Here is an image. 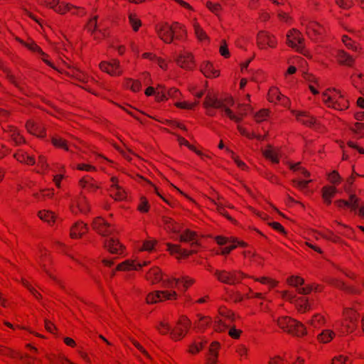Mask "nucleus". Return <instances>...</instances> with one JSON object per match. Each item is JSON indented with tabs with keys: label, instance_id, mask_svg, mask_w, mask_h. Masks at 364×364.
Returning <instances> with one entry per match:
<instances>
[{
	"label": "nucleus",
	"instance_id": "1",
	"mask_svg": "<svg viewBox=\"0 0 364 364\" xmlns=\"http://www.w3.org/2000/svg\"><path fill=\"white\" fill-rule=\"evenodd\" d=\"M147 279L151 280L152 282H159L162 281V276L160 269L157 267L151 269L147 274ZM193 283V280L187 277L181 278L168 277L163 280L164 287L168 288L178 287L185 291L191 284Z\"/></svg>",
	"mask_w": 364,
	"mask_h": 364
},
{
	"label": "nucleus",
	"instance_id": "2",
	"mask_svg": "<svg viewBox=\"0 0 364 364\" xmlns=\"http://www.w3.org/2000/svg\"><path fill=\"white\" fill-rule=\"evenodd\" d=\"M203 105L207 109V113L210 116H214L215 114V112L213 110V108H215L224 111L229 118L235 122H240L242 119L240 117L233 114L231 109L225 105L223 101L217 98L210 96L206 97L203 102Z\"/></svg>",
	"mask_w": 364,
	"mask_h": 364
},
{
	"label": "nucleus",
	"instance_id": "3",
	"mask_svg": "<svg viewBox=\"0 0 364 364\" xmlns=\"http://www.w3.org/2000/svg\"><path fill=\"white\" fill-rule=\"evenodd\" d=\"M277 324L283 330L296 336H303L306 333L304 326L289 317L284 316L278 318Z\"/></svg>",
	"mask_w": 364,
	"mask_h": 364
},
{
	"label": "nucleus",
	"instance_id": "4",
	"mask_svg": "<svg viewBox=\"0 0 364 364\" xmlns=\"http://www.w3.org/2000/svg\"><path fill=\"white\" fill-rule=\"evenodd\" d=\"M176 27L182 28V25L177 22L174 23L173 26L165 23L157 26L156 32L161 40L166 43H170L173 41L175 32H176Z\"/></svg>",
	"mask_w": 364,
	"mask_h": 364
},
{
	"label": "nucleus",
	"instance_id": "5",
	"mask_svg": "<svg viewBox=\"0 0 364 364\" xmlns=\"http://www.w3.org/2000/svg\"><path fill=\"white\" fill-rule=\"evenodd\" d=\"M215 275L220 282L228 284H235V283L240 282V279L245 277V275L240 272H227L225 270H216Z\"/></svg>",
	"mask_w": 364,
	"mask_h": 364
},
{
	"label": "nucleus",
	"instance_id": "6",
	"mask_svg": "<svg viewBox=\"0 0 364 364\" xmlns=\"http://www.w3.org/2000/svg\"><path fill=\"white\" fill-rule=\"evenodd\" d=\"M287 43L291 48L297 51L303 53L304 46L303 45L304 38L301 36L299 31L296 29L291 30L287 35Z\"/></svg>",
	"mask_w": 364,
	"mask_h": 364
},
{
	"label": "nucleus",
	"instance_id": "7",
	"mask_svg": "<svg viewBox=\"0 0 364 364\" xmlns=\"http://www.w3.org/2000/svg\"><path fill=\"white\" fill-rule=\"evenodd\" d=\"M177 294L175 291H156L150 293L146 296V302L148 304H154L163 299H176Z\"/></svg>",
	"mask_w": 364,
	"mask_h": 364
},
{
	"label": "nucleus",
	"instance_id": "8",
	"mask_svg": "<svg viewBox=\"0 0 364 364\" xmlns=\"http://www.w3.org/2000/svg\"><path fill=\"white\" fill-rule=\"evenodd\" d=\"M282 297L291 303H294L300 311H305L308 309L309 303L308 300L305 298L297 297L294 294L289 293L287 291L282 292Z\"/></svg>",
	"mask_w": 364,
	"mask_h": 364
},
{
	"label": "nucleus",
	"instance_id": "9",
	"mask_svg": "<svg viewBox=\"0 0 364 364\" xmlns=\"http://www.w3.org/2000/svg\"><path fill=\"white\" fill-rule=\"evenodd\" d=\"M92 228L101 235L106 237L112 235L113 230L110 225L105 222L102 218H96L92 223Z\"/></svg>",
	"mask_w": 364,
	"mask_h": 364
},
{
	"label": "nucleus",
	"instance_id": "10",
	"mask_svg": "<svg viewBox=\"0 0 364 364\" xmlns=\"http://www.w3.org/2000/svg\"><path fill=\"white\" fill-rule=\"evenodd\" d=\"M287 282L289 285L296 288V291H298L299 294H308L313 289L311 286L302 287L301 286L304 284V280L299 277L291 276L289 278H288Z\"/></svg>",
	"mask_w": 364,
	"mask_h": 364
},
{
	"label": "nucleus",
	"instance_id": "11",
	"mask_svg": "<svg viewBox=\"0 0 364 364\" xmlns=\"http://www.w3.org/2000/svg\"><path fill=\"white\" fill-rule=\"evenodd\" d=\"M157 328L159 332L162 334L170 333L172 338L175 340L180 339L184 336L181 328H177L176 330L171 329L168 323L164 322H161Z\"/></svg>",
	"mask_w": 364,
	"mask_h": 364
},
{
	"label": "nucleus",
	"instance_id": "12",
	"mask_svg": "<svg viewBox=\"0 0 364 364\" xmlns=\"http://www.w3.org/2000/svg\"><path fill=\"white\" fill-rule=\"evenodd\" d=\"M100 68L102 70L112 75H117L122 73L119 62L117 60H113L111 63H102L100 64Z\"/></svg>",
	"mask_w": 364,
	"mask_h": 364
},
{
	"label": "nucleus",
	"instance_id": "13",
	"mask_svg": "<svg viewBox=\"0 0 364 364\" xmlns=\"http://www.w3.org/2000/svg\"><path fill=\"white\" fill-rule=\"evenodd\" d=\"M294 113L299 122L308 127H314L317 124L316 120L306 112H296Z\"/></svg>",
	"mask_w": 364,
	"mask_h": 364
},
{
	"label": "nucleus",
	"instance_id": "14",
	"mask_svg": "<svg viewBox=\"0 0 364 364\" xmlns=\"http://www.w3.org/2000/svg\"><path fill=\"white\" fill-rule=\"evenodd\" d=\"M176 61L178 65L186 69L193 68L194 64L191 54L187 52L179 54Z\"/></svg>",
	"mask_w": 364,
	"mask_h": 364
},
{
	"label": "nucleus",
	"instance_id": "15",
	"mask_svg": "<svg viewBox=\"0 0 364 364\" xmlns=\"http://www.w3.org/2000/svg\"><path fill=\"white\" fill-rule=\"evenodd\" d=\"M104 246L112 254H121L122 252V245L113 237L105 240Z\"/></svg>",
	"mask_w": 364,
	"mask_h": 364
},
{
	"label": "nucleus",
	"instance_id": "16",
	"mask_svg": "<svg viewBox=\"0 0 364 364\" xmlns=\"http://www.w3.org/2000/svg\"><path fill=\"white\" fill-rule=\"evenodd\" d=\"M112 185L110 189V195L117 200H122L126 198V193L122 188L117 183L115 178H112Z\"/></svg>",
	"mask_w": 364,
	"mask_h": 364
},
{
	"label": "nucleus",
	"instance_id": "17",
	"mask_svg": "<svg viewBox=\"0 0 364 364\" xmlns=\"http://www.w3.org/2000/svg\"><path fill=\"white\" fill-rule=\"evenodd\" d=\"M323 28L316 22H309L306 25V33L313 40H317V36L322 33Z\"/></svg>",
	"mask_w": 364,
	"mask_h": 364
},
{
	"label": "nucleus",
	"instance_id": "18",
	"mask_svg": "<svg viewBox=\"0 0 364 364\" xmlns=\"http://www.w3.org/2000/svg\"><path fill=\"white\" fill-rule=\"evenodd\" d=\"M257 43L259 48H263L266 45H268L270 47H274L276 42L274 38L269 34L261 31L257 36Z\"/></svg>",
	"mask_w": 364,
	"mask_h": 364
},
{
	"label": "nucleus",
	"instance_id": "19",
	"mask_svg": "<svg viewBox=\"0 0 364 364\" xmlns=\"http://www.w3.org/2000/svg\"><path fill=\"white\" fill-rule=\"evenodd\" d=\"M179 240L181 242H190L193 247L199 245L196 233L190 230H186L183 233L181 234Z\"/></svg>",
	"mask_w": 364,
	"mask_h": 364
},
{
	"label": "nucleus",
	"instance_id": "20",
	"mask_svg": "<svg viewBox=\"0 0 364 364\" xmlns=\"http://www.w3.org/2000/svg\"><path fill=\"white\" fill-rule=\"evenodd\" d=\"M26 128L31 134L38 137L44 136V127L33 121H28L26 124Z\"/></svg>",
	"mask_w": 364,
	"mask_h": 364
},
{
	"label": "nucleus",
	"instance_id": "21",
	"mask_svg": "<svg viewBox=\"0 0 364 364\" xmlns=\"http://www.w3.org/2000/svg\"><path fill=\"white\" fill-rule=\"evenodd\" d=\"M149 263L148 261H144L143 263H135L130 260H127L117 266L118 270H129V269H135L141 268L143 266H146Z\"/></svg>",
	"mask_w": 364,
	"mask_h": 364
},
{
	"label": "nucleus",
	"instance_id": "22",
	"mask_svg": "<svg viewBox=\"0 0 364 364\" xmlns=\"http://www.w3.org/2000/svg\"><path fill=\"white\" fill-rule=\"evenodd\" d=\"M88 230L87 225L81 222L76 223L71 228L70 237L76 238L77 236L81 237Z\"/></svg>",
	"mask_w": 364,
	"mask_h": 364
},
{
	"label": "nucleus",
	"instance_id": "23",
	"mask_svg": "<svg viewBox=\"0 0 364 364\" xmlns=\"http://www.w3.org/2000/svg\"><path fill=\"white\" fill-rule=\"evenodd\" d=\"M215 240H216L217 243L220 245H223L228 244L229 242H232V245H230L229 246L225 247L223 249H222L221 254H223V255H227V254L230 253L231 250H232L233 249H235L236 247V245L234 244L235 241L234 240L232 241L228 237L218 236L215 237Z\"/></svg>",
	"mask_w": 364,
	"mask_h": 364
},
{
	"label": "nucleus",
	"instance_id": "24",
	"mask_svg": "<svg viewBox=\"0 0 364 364\" xmlns=\"http://www.w3.org/2000/svg\"><path fill=\"white\" fill-rule=\"evenodd\" d=\"M336 204L338 207L346 206L351 208L353 210H356L358 208V199L355 197V195H350V201L344 200H338L336 201Z\"/></svg>",
	"mask_w": 364,
	"mask_h": 364
},
{
	"label": "nucleus",
	"instance_id": "25",
	"mask_svg": "<svg viewBox=\"0 0 364 364\" xmlns=\"http://www.w3.org/2000/svg\"><path fill=\"white\" fill-rule=\"evenodd\" d=\"M168 250L171 254H178L180 256L184 257H187L190 255L196 252L195 249L191 251H188L186 250L181 249L180 246L178 245L171 244H168Z\"/></svg>",
	"mask_w": 364,
	"mask_h": 364
},
{
	"label": "nucleus",
	"instance_id": "26",
	"mask_svg": "<svg viewBox=\"0 0 364 364\" xmlns=\"http://www.w3.org/2000/svg\"><path fill=\"white\" fill-rule=\"evenodd\" d=\"M337 189L334 186H324L322 188V197L325 203L328 205L331 204V198L335 196Z\"/></svg>",
	"mask_w": 364,
	"mask_h": 364
},
{
	"label": "nucleus",
	"instance_id": "27",
	"mask_svg": "<svg viewBox=\"0 0 364 364\" xmlns=\"http://www.w3.org/2000/svg\"><path fill=\"white\" fill-rule=\"evenodd\" d=\"M218 347L219 343L218 342L212 343L210 347L209 348L210 356L207 358L206 364H216L218 358L217 350Z\"/></svg>",
	"mask_w": 364,
	"mask_h": 364
},
{
	"label": "nucleus",
	"instance_id": "28",
	"mask_svg": "<svg viewBox=\"0 0 364 364\" xmlns=\"http://www.w3.org/2000/svg\"><path fill=\"white\" fill-rule=\"evenodd\" d=\"M337 58L340 63L348 66H352L354 61L353 58L343 50L338 51Z\"/></svg>",
	"mask_w": 364,
	"mask_h": 364
},
{
	"label": "nucleus",
	"instance_id": "29",
	"mask_svg": "<svg viewBox=\"0 0 364 364\" xmlns=\"http://www.w3.org/2000/svg\"><path fill=\"white\" fill-rule=\"evenodd\" d=\"M263 155L267 159L271 160L272 163L277 164L279 163V151L272 149L271 146H269L268 149L264 150L262 151Z\"/></svg>",
	"mask_w": 364,
	"mask_h": 364
},
{
	"label": "nucleus",
	"instance_id": "30",
	"mask_svg": "<svg viewBox=\"0 0 364 364\" xmlns=\"http://www.w3.org/2000/svg\"><path fill=\"white\" fill-rule=\"evenodd\" d=\"M335 335L334 331L330 329H326L318 335V339L322 343H328L333 339Z\"/></svg>",
	"mask_w": 364,
	"mask_h": 364
},
{
	"label": "nucleus",
	"instance_id": "31",
	"mask_svg": "<svg viewBox=\"0 0 364 364\" xmlns=\"http://www.w3.org/2000/svg\"><path fill=\"white\" fill-rule=\"evenodd\" d=\"M17 161L21 163H26L28 165H33L36 163L34 158L26 153L18 154L16 155Z\"/></svg>",
	"mask_w": 364,
	"mask_h": 364
},
{
	"label": "nucleus",
	"instance_id": "32",
	"mask_svg": "<svg viewBox=\"0 0 364 364\" xmlns=\"http://www.w3.org/2000/svg\"><path fill=\"white\" fill-rule=\"evenodd\" d=\"M53 1L55 3V6H52L51 8L54 9L55 11L60 13V14H65L66 11H68L73 8V6L70 4H64V5H59V0H53Z\"/></svg>",
	"mask_w": 364,
	"mask_h": 364
},
{
	"label": "nucleus",
	"instance_id": "33",
	"mask_svg": "<svg viewBox=\"0 0 364 364\" xmlns=\"http://www.w3.org/2000/svg\"><path fill=\"white\" fill-rule=\"evenodd\" d=\"M325 323V319L319 314H316L309 321V323L314 328H319Z\"/></svg>",
	"mask_w": 364,
	"mask_h": 364
},
{
	"label": "nucleus",
	"instance_id": "34",
	"mask_svg": "<svg viewBox=\"0 0 364 364\" xmlns=\"http://www.w3.org/2000/svg\"><path fill=\"white\" fill-rule=\"evenodd\" d=\"M38 217L41 220L50 223V222L54 221L55 216L53 212L48 210H41L38 212Z\"/></svg>",
	"mask_w": 364,
	"mask_h": 364
},
{
	"label": "nucleus",
	"instance_id": "35",
	"mask_svg": "<svg viewBox=\"0 0 364 364\" xmlns=\"http://www.w3.org/2000/svg\"><path fill=\"white\" fill-rule=\"evenodd\" d=\"M202 72L208 77H213L218 75V71L215 70L213 65L210 63H207L203 68Z\"/></svg>",
	"mask_w": 364,
	"mask_h": 364
},
{
	"label": "nucleus",
	"instance_id": "36",
	"mask_svg": "<svg viewBox=\"0 0 364 364\" xmlns=\"http://www.w3.org/2000/svg\"><path fill=\"white\" fill-rule=\"evenodd\" d=\"M287 100V97L282 95L277 88H272L269 92V100L271 102L277 101L279 99Z\"/></svg>",
	"mask_w": 364,
	"mask_h": 364
},
{
	"label": "nucleus",
	"instance_id": "37",
	"mask_svg": "<svg viewBox=\"0 0 364 364\" xmlns=\"http://www.w3.org/2000/svg\"><path fill=\"white\" fill-rule=\"evenodd\" d=\"M206 6L209 9V10L215 14L216 16L220 17L219 12L222 10V6L220 4L213 3L211 1H208L206 3Z\"/></svg>",
	"mask_w": 364,
	"mask_h": 364
},
{
	"label": "nucleus",
	"instance_id": "38",
	"mask_svg": "<svg viewBox=\"0 0 364 364\" xmlns=\"http://www.w3.org/2000/svg\"><path fill=\"white\" fill-rule=\"evenodd\" d=\"M343 41L345 43L346 46L349 48L352 49L355 51H358L360 50V47L358 44H355L353 41H351L350 38H349L346 36H343Z\"/></svg>",
	"mask_w": 364,
	"mask_h": 364
},
{
	"label": "nucleus",
	"instance_id": "39",
	"mask_svg": "<svg viewBox=\"0 0 364 364\" xmlns=\"http://www.w3.org/2000/svg\"><path fill=\"white\" fill-rule=\"evenodd\" d=\"M52 142L54 146L59 147V148H63V149H65L66 151H69V148L67 145V142L63 139H62L60 137H53L52 139Z\"/></svg>",
	"mask_w": 364,
	"mask_h": 364
},
{
	"label": "nucleus",
	"instance_id": "40",
	"mask_svg": "<svg viewBox=\"0 0 364 364\" xmlns=\"http://www.w3.org/2000/svg\"><path fill=\"white\" fill-rule=\"evenodd\" d=\"M193 27L196 36L200 41L206 39L208 38L206 33L203 31V30L197 23H195L193 24Z\"/></svg>",
	"mask_w": 364,
	"mask_h": 364
},
{
	"label": "nucleus",
	"instance_id": "41",
	"mask_svg": "<svg viewBox=\"0 0 364 364\" xmlns=\"http://www.w3.org/2000/svg\"><path fill=\"white\" fill-rule=\"evenodd\" d=\"M24 45L29 50H32L33 52H36V53H39L40 55H41L43 56L46 55V53L34 42L31 41L29 43H24Z\"/></svg>",
	"mask_w": 364,
	"mask_h": 364
},
{
	"label": "nucleus",
	"instance_id": "42",
	"mask_svg": "<svg viewBox=\"0 0 364 364\" xmlns=\"http://www.w3.org/2000/svg\"><path fill=\"white\" fill-rule=\"evenodd\" d=\"M323 101L327 104L329 107H333L337 109L339 105L334 100V97L332 96H328L326 94H323Z\"/></svg>",
	"mask_w": 364,
	"mask_h": 364
},
{
	"label": "nucleus",
	"instance_id": "43",
	"mask_svg": "<svg viewBox=\"0 0 364 364\" xmlns=\"http://www.w3.org/2000/svg\"><path fill=\"white\" fill-rule=\"evenodd\" d=\"M333 284L338 288L342 289L348 292L355 293V290L351 287L345 284L343 282L339 280H335Z\"/></svg>",
	"mask_w": 364,
	"mask_h": 364
},
{
	"label": "nucleus",
	"instance_id": "44",
	"mask_svg": "<svg viewBox=\"0 0 364 364\" xmlns=\"http://www.w3.org/2000/svg\"><path fill=\"white\" fill-rule=\"evenodd\" d=\"M155 95L156 100L161 101L166 99L167 92L165 88L160 86L156 90Z\"/></svg>",
	"mask_w": 364,
	"mask_h": 364
},
{
	"label": "nucleus",
	"instance_id": "45",
	"mask_svg": "<svg viewBox=\"0 0 364 364\" xmlns=\"http://www.w3.org/2000/svg\"><path fill=\"white\" fill-rule=\"evenodd\" d=\"M289 167L294 171H299V172H301V173L303 174L306 177H308L310 175L309 173L306 169H304V168H302V167H301L299 166V163L291 164L289 165Z\"/></svg>",
	"mask_w": 364,
	"mask_h": 364
},
{
	"label": "nucleus",
	"instance_id": "46",
	"mask_svg": "<svg viewBox=\"0 0 364 364\" xmlns=\"http://www.w3.org/2000/svg\"><path fill=\"white\" fill-rule=\"evenodd\" d=\"M268 116V111L267 109H262L255 114L254 117L257 122H262L267 119Z\"/></svg>",
	"mask_w": 364,
	"mask_h": 364
},
{
	"label": "nucleus",
	"instance_id": "47",
	"mask_svg": "<svg viewBox=\"0 0 364 364\" xmlns=\"http://www.w3.org/2000/svg\"><path fill=\"white\" fill-rule=\"evenodd\" d=\"M350 361L348 359V358L339 355L338 357H336L332 360V364H350Z\"/></svg>",
	"mask_w": 364,
	"mask_h": 364
},
{
	"label": "nucleus",
	"instance_id": "48",
	"mask_svg": "<svg viewBox=\"0 0 364 364\" xmlns=\"http://www.w3.org/2000/svg\"><path fill=\"white\" fill-rule=\"evenodd\" d=\"M129 23H131L133 29L136 31L141 26V21L136 18L134 16L130 15L129 17Z\"/></svg>",
	"mask_w": 364,
	"mask_h": 364
},
{
	"label": "nucleus",
	"instance_id": "49",
	"mask_svg": "<svg viewBox=\"0 0 364 364\" xmlns=\"http://www.w3.org/2000/svg\"><path fill=\"white\" fill-rule=\"evenodd\" d=\"M311 181H298V180H293L292 183H294V186L296 188L304 190L306 187L309 183H310Z\"/></svg>",
	"mask_w": 364,
	"mask_h": 364
},
{
	"label": "nucleus",
	"instance_id": "50",
	"mask_svg": "<svg viewBox=\"0 0 364 364\" xmlns=\"http://www.w3.org/2000/svg\"><path fill=\"white\" fill-rule=\"evenodd\" d=\"M336 4L343 9H348L353 5L352 0H335Z\"/></svg>",
	"mask_w": 364,
	"mask_h": 364
},
{
	"label": "nucleus",
	"instance_id": "51",
	"mask_svg": "<svg viewBox=\"0 0 364 364\" xmlns=\"http://www.w3.org/2000/svg\"><path fill=\"white\" fill-rule=\"evenodd\" d=\"M178 141L179 142L180 144L181 145H185L187 147H188L191 150H193L198 155H201V153L198 151H196L195 149V148L191 146L188 142V141H186L184 138L181 137V136H178Z\"/></svg>",
	"mask_w": 364,
	"mask_h": 364
},
{
	"label": "nucleus",
	"instance_id": "52",
	"mask_svg": "<svg viewBox=\"0 0 364 364\" xmlns=\"http://www.w3.org/2000/svg\"><path fill=\"white\" fill-rule=\"evenodd\" d=\"M226 151H228L231 154L232 159L235 161V162L237 164V165L240 168H241L242 169H245L246 168L245 164L243 161H240L237 157H236L232 151H230L228 149H226Z\"/></svg>",
	"mask_w": 364,
	"mask_h": 364
},
{
	"label": "nucleus",
	"instance_id": "53",
	"mask_svg": "<svg viewBox=\"0 0 364 364\" xmlns=\"http://www.w3.org/2000/svg\"><path fill=\"white\" fill-rule=\"evenodd\" d=\"M220 53L225 58H228L230 56V53L228 49L226 42L225 41H223V43L220 47Z\"/></svg>",
	"mask_w": 364,
	"mask_h": 364
},
{
	"label": "nucleus",
	"instance_id": "54",
	"mask_svg": "<svg viewBox=\"0 0 364 364\" xmlns=\"http://www.w3.org/2000/svg\"><path fill=\"white\" fill-rule=\"evenodd\" d=\"M77 205L82 212H85L87 210V200L84 196H82L79 198V200L77 201Z\"/></svg>",
	"mask_w": 364,
	"mask_h": 364
},
{
	"label": "nucleus",
	"instance_id": "55",
	"mask_svg": "<svg viewBox=\"0 0 364 364\" xmlns=\"http://www.w3.org/2000/svg\"><path fill=\"white\" fill-rule=\"evenodd\" d=\"M210 318L206 317H200V321L198 324V329H204L210 323Z\"/></svg>",
	"mask_w": 364,
	"mask_h": 364
},
{
	"label": "nucleus",
	"instance_id": "56",
	"mask_svg": "<svg viewBox=\"0 0 364 364\" xmlns=\"http://www.w3.org/2000/svg\"><path fill=\"white\" fill-rule=\"evenodd\" d=\"M328 179L332 183H338L341 180V176L336 171H333L329 174Z\"/></svg>",
	"mask_w": 364,
	"mask_h": 364
},
{
	"label": "nucleus",
	"instance_id": "57",
	"mask_svg": "<svg viewBox=\"0 0 364 364\" xmlns=\"http://www.w3.org/2000/svg\"><path fill=\"white\" fill-rule=\"evenodd\" d=\"M88 30L90 31L94 32L97 30V16H95L92 19H91L87 25Z\"/></svg>",
	"mask_w": 364,
	"mask_h": 364
},
{
	"label": "nucleus",
	"instance_id": "58",
	"mask_svg": "<svg viewBox=\"0 0 364 364\" xmlns=\"http://www.w3.org/2000/svg\"><path fill=\"white\" fill-rule=\"evenodd\" d=\"M196 104H197V102L189 104V103H188L186 102H176V105L178 107H180V108L191 109H193L194 107V106Z\"/></svg>",
	"mask_w": 364,
	"mask_h": 364
},
{
	"label": "nucleus",
	"instance_id": "59",
	"mask_svg": "<svg viewBox=\"0 0 364 364\" xmlns=\"http://www.w3.org/2000/svg\"><path fill=\"white\" fill-rule=\"evenodd\" d=\"M167 95L170 97L177 99L178 96L181 95L180 92L175 88L169 89L168 91H166Z\"/></svg>",
	"mask_w": 364,
	"mask_h": 364
},
{
	"label": "nucleus",
	"instance_id": "60",
	"mask_svg": "<svg viewBox=\"0 0 364 364\" xmlns=\"http://www.w3.org/2000/svg\"><path fill=\"white\" fill-rule=\"evenodd\" d=\"M156 243L155 240H147L144 242V247L143 250L151 251L153 250L154 245Z\"/></svg>",
	"mask_w": 364,
	"mask_h": 364
},
{
	"label": "nucleus",
	"instance_id": "61",
	"mask_svg": "<svg viewBox=\"0 0 364 364\" xmlns=\"http://www.w3.org/2000/svg\"><path fill=\"white\" fill-rule=\"evenodd\" d=\"M129 82L131 85V89L134 92H138L141 89V82L139 81H133L132 80H129Z\"/></svg>",
	"mask_w": 364,
	"mask_h": 364
},
{
	"label": "nucleus",
	"instance_id": "62",
	"mask_svg": "<svg viewBox=\"0 0 364 364\" xmlns=\"http://www.w3.org/2000/svg\"><path fill=\"white\" fill-rule=\"evenodd\" d=\"M351 130L356 134H358L360 131L364 130V123L357 122L351 128Z\"/></svg>",
	"mask_w": 364,
	"mask_h": 364
},
{
	"label": "nucleus",
	"instance_id": "63",
	"mask_svg": "<svg viewBox=\"0 0 364 364\" xmlns=\"http://www.w3.org/2000/svg\"><path fill=\"white\" fill-rule=\"evenodd\" d=\"M241 331L232 327L229 330V335L233 338H238Z\"/></svg>",
	"mask_w": 364,
	"mask_h": 364
},
{
	"label": "nucleus",
	"instance_id": "64",
	"mask_svg": "<svg viewBox=\"0 0 364 364\" xmlns=\"http://www.w3.org/2000/svg\"><path fill=\"white\" fill-rule=\"evenodd\" d=\"M269 225L276 230L277 231H279L280 232L282 233H284L285 234L286 232L284 229V228L281 225V224H279V223H277V222H273V223H269Z\"/></svg>",
	"mask_w": 364,
	"mask_h": 364
}]
</instances>
